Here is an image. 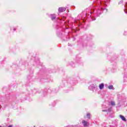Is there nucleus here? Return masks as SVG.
Wrapping results in <instances>:
<instances>
[{"instance_id":"obj_1","label":"nucleus","mask_w":127,"mask_h":127,"mask_svg":"<svg viewBox=\"0 0 127 127\" xmlns=\"http://www.w3.org/2000/svg\"><path fill=\"white\" fill-rule=\"evenodd\" d=\"M66 10V8L64 7H60L59 8V12H63V11H65Z\"/></svg>"},{"instance_id":"obj_2","label":"nucleus","mask_w":127,"mask_h":127,"mask_svg":"<svg viewBox=\"0 0 127 127\" xmlns=\"http://www.w3.org/2000/svg\"><path fill=\"white\" fill-rule=\"evenodd\" d=\"M84 127H87V126L89 125V123L87 122V121H85L84 120H83L82 122Z\"/></svg>"},{"instance_id":"obj_3","label":"nucleus","mask_w":127,"mask_h":127,"mask_svg":"<svg viewBox=\"0 0 127 127\" xmlns=\"http://www.w3.org/2000/svg\"><path fill=\"white\" fill-rule=\"evenodd\" d=\"M104 87H105V85L104 84V83H101L99 85V89L100 90H103V89H104Z\"/></svg>"},{"instance_id":"obj_4","label":"nucleus","mask_w":127,"mask_h":127,"mask_svg":"<svg viewBox=\"0 0 127 127\" xmlns=\"http://www.w3.org/2000/svg\"><path fill=\"white\" fill-rule=\"evenodd\" d=\"M120 118L122 120V121H124V122H127V119H126V118L124 117L123 115H120Z\"/></svg>"},{"instance_id":"obj_5","label":"nucleus","mask_w":127,"mask_h":127,"mask_svg":"<svg viewBox=\"0 0 127 127\" xmlns=\"http://www.w3.org/2000/svg\"><path fill=\"white\" fill-rule=\"evenodd\" d=\"M56 18V15L55 14H52L51 15V19L52 20H54Z\"/></svg>"},{"instance_id":"obj_6","label":"nucleus","mask_w":127,"mask_h":127,"mask_svg":"<svg viewBox=\"0 0 127 127\" xmlns=\"http://www.w3.org/2000/svg\"><path fill=\"white\" fill-rule=\"evenodd\" d=\"M109 89H110V90H112V89H114V87L112 85H110L109 87H108Z\"/></svg>"},{"instance_id":"obj_7","label":"nucleus","mask_w":127,"mask_h":127,"mask_svg":"<svg viewBox=\"0 0 127 127\" xmlns=\"http://www.w3.org/2000/svg\"><path fill=\"white\" fill-rule=\"evenodd\" d=\"M111 104L112 106H115V102L112 101L111 102Z\"/></svg>"},{"instance_id":"obj_8","label":"nucleus","mask_w":127,"mask_h":127,"mask_svg":"<svg viewBox=\"0 0 127 127\" xmlns=\"http://www.w3.org/2000/svg\"><path fill=\"white\" fill-rule=\"evenodd\" d=\"M90 114L88 113L87 114V117L88 119H90Z\"/></svg>"},{"instance_id":"obj_9","label":"nucleus","mask_w":127,"mask_h":127,"mask_svg":"<svg viewBox=\"0 0 127 127\" xmlns=\"http://www.w3.org/2000/svg\"><path fill=\"white\" fill-rule=\"evenodd\" d=\"M8 127H12V126L9 125V126H8Z\"/></svg>"},{"instance_id":"obj_10","label":"nucleus","mask_w":127,"mask_h":127,"mask_svg":"<svg viewBox=\"0 0 127 127\" xmlns=\"http://www.w3.org/2000/svg\"><path fill=\"white\" fill-rule=\"evenodd\" d=\"M106 110H102V112H106Z\"/></svg>"},{"instance_id":"obj_11","label":"nucleus","mask_w":127,"mask_h":127,"mask_svg":"<svg viewBox=\"0 0 127 127\" xmlns=\"http://www.w3.org/2000/svg\"><path fill=\"white\" fill-rule=\"evenodd\" d=\"M125 13H127V12H126V11H125Z\"/></svg>"},{"instance_id":"obj_12","label":"nucleus","mask_w":127,"mask_h":127,"mask_svg":"<svg viewBox=\"0 0 127 127\" xmlns=\"http://www.w3.org/2000/svg\"><path fill=\"white\" fill-rule=\"evenodd\" d=\"M14 30L15 31V29H14Z\"/></svg>"},{"instance_id":"obj_13","label":"nucleus","mask_w":127,"mask_h":127,"mask_svg":"<svg viewBox=\"0 0 127 127\" xmlns=\"http://www.w3.org/2000/svg\"><path fill=\"white\" fill-rule=\"evenodd\" d=\"M67 127H69V126H67Z\"/></svg>"},{"instance_id":"obj_14","label":"nucleus","mask_w":127,"mask_h":127,"mask_svg":"<svg viewBox=\"0 0 127 127\" xmlns=\"http://www.w3.org/2000/svg\"><path fill=\"white\" fill-rule=\"evenodd\" d=\"M0 127H1L0 126Z\"/></svg>"}]
</instances>
